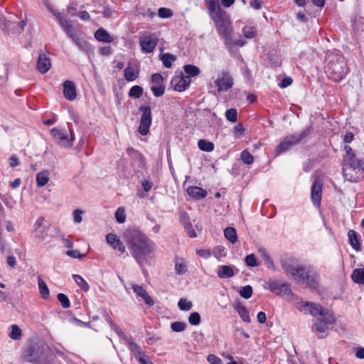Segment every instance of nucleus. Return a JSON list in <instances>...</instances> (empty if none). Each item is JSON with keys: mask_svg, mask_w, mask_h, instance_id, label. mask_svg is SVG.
Instances as JSON below:
<instances>
[{"mask_svg": "<svg viewBox=\"0 0 364 364\" xmlns=\"http://www.w3.org/2000/svg\"><path fill=\"white\" fill-rule=\"evenodd\" d=\"M127 247L140 266L147 263L156 250L155 242L138 229H127L124 232Z\"/></svg>", "mask_w": 364, "mask_h": 364, "instance_id": "1", "label": "nucleus"}, {"mask_svg": "<svg viewBox=\"0 0 364 364\" xmlns=\"http://www.w3.org/2000/svg\"><path fill=\"white\" fill-rule=\"evenodd\" d=\"M325 73L335 82L341 81L349 72L345 58L338 53H331L326 55Z\"/></svg>", "mask_w": 364, "mask_h": 364, "instance_id": "2", "label": "nucleus"}, {"mask_svg": "<svg viewBox=\"0 0 364 364\" xmlns=\"http://www.w3.org/2000/svg\"><path fill=\"white\" fill-rule=\"evenodd\" d=\"M364 160L358 158L343 159V176L346 181L358 182L363 178Z\"/></svg>", "mask_w": 364, "mask_h": 364, "instance_id": "3", "label": "nucleus"}, {"mask_svg": "<svg viewBox=\"0 0 364 364\" xmlns=\"http://www.w3.org/2000/svg\"><path fill=\"white\" fill-rule=\"evenodd\" d=\"M24 361L34 364H55L52 362L45 352V347L34 344L25 349L21 355Z\"/></svg>", "mask_w": 364, "mask_h": 364, "instance_id": "4", "label": "nucleus"}, {"mask_svg": "<svg viewBox=\"0 0 364 364\" xmlns=\"http://www.w3.org/2000/svg\"><path fill=\"white\" fill-rule=\"evenodd\" d=\"M210 16L214 22L218 33L223 38L225 43L229 45L232 40V31L227 22L225 12L220 11L219 13H214Z\"/></svg>", "mask_w": 364, "mask_h": 364, "instance_id": "5", "label": "nucleus"}, {"mask_svg": "<svg viewBox=\"0 0 364 364\" xmlns=\"http://www.w3.org/2000/svg\"><path fill=\"white\" fill-rule=\"evenodd\" d=\"M281 265L287 276H291L296 282L302 279L305 273V267L299 264L298 261L291 257H287L281 259Z\"/></svg>", "mask_w": 364, "mask_h": 364, "instance_id": "6", "label": "nucleus"}, {"mask_svg": "<svg viewBox=\"0 0 364 364\" xmlns=\"http://www.w3.org/2000/svg\"><path fill=\"white\" fill-rule=\"evenodd\" d=\"M310 133V128H306L300 133H294L293 134L287 135L277 146L275 151L277 154H280L290 150L293 146L301 142L304 139L308 136Z\"/></svg>", "mask_w": 364, "mask_h": 364, "instance_id": "7", "label": "nucleus"}, {"mask_svg": "<svg viewBox=\"0 0 364 364\" xmlns=\"http://www.w3.org/2000/svg\"><path fill=\"white\" fill-rule=\"evenodd\" d=\"M50 134L55 143L65 149L70 148L75 140V136L72 132H70V136H69L65 129L54 127L50 130Z\"/></svg>", "mask_w": 364, "mask_h": 364, "instance_id": "8", "label": "nucleus"}, {"mask_svg": "<svg viewBox=\"0 0 364 364\" xmlns=\"http://www.w3.org/2000/svg\"><path fill=\"white\" fill-rule=\"evenodd\" d=\"M269 289L274 294L286 298L287 299H291L294 296L291 285L287 282H281L278 280L269 281L267 283Z\"/></svg>", "mask_w": 364, "mask_h": 364, "instance_id": "9", "label": "nucleus"}, {"mask_svg": "<svg viewBox=\"0 0 364 364\" xmlns=\"http://www.w3.org/2000/svg\"><path fill=\"white\" fill-rule=\"evenodd\" d=\"M139 111L142 113L138 131L141 135L146 136L149 132L152 122L151 109L149 106L141 105L139 107Z\"/></svg>", "mask_w": 364, "mask_h": 364, "instance_id": "10", "label": "nucleus"}, {"mask_svg": "<svg viewBox=\"0 0 364 364\" xmlns=\"http://www.w3.org/2000/svg\"><path fill=\"white\" fill-rule=\"evenodd\" d=\"M159 43V37L156 33H146L140 37L139 45L143 52L152 53Z\"/></svg>", "mask_w": 364, "mask_h": 364, "instance_id": "11", "label": "nucleus"}, {"mask_svg": "<svg viewBox=\"0 0 364 364\" xmlns=\"http://www.w3.org/2000/svg\"><path fill=\"white\" fill-rule=\"evenodd\" d=\"M218 92L228 91L233 86V79L230 73L223 70L214 82Z\"/></svg>", "mask_w": 364, "mask_h": 364, "instance_id": "12", "label": "nucleus"}, {"mask_svg": "<svg viewBox=\"0 0 364 364\" xmlns=\"http://www.w3.org/2000/svg\"><path fill=\"white\" fill-rule=\"evenodd\" d=\"M296 283L301 285L305 284L311 289H316L319 284L318 275L309 269L305 268V273L303 274L302 279L297 280Z\"/></svg>", "mask_w": 364, "mask_h": 364, "instance_id": "13", "label": "nucleus"}, {"mask_svg": "<svg viewBox=\"0 0 364 364\" xmlns=\"http://www.w3.org/2000/svg\"><path fill=\"white\" fill-rule=\"evenodd\" d=\"M68 37L73 41L80 50L85 53L93 51L92 46L85 39L82 34L78 33L76 31Z\"/></svg>", "mask_w": 364, "mask_h": 364, "instance_id": "14", "label": "nucleus"}, {"mask_svg": "<svg viewBox=\"0 0 364 364\" xmlns=\"http://www.w3.org/2000/svg\"><path fill=\"white\" fill-rule=\"evenodd\" d=\"M297 307L300 311H303L306 314H310L314 316H318L319 314H321L322 306L314 302L301 301L300 303H298Z\"/></svg>", "mask_w": 364, "mask_h": 364, "instance_id": "15", "label": "nucleus"}, {"mask_svg": "<svg viewBox=\"0 0 364 364\" xmlns=\"http://www.w3.org/2000/svg\"><path fill=\"white\" fill-rule=\"evenodd\" d=\"M322 186L321 182L315 181L311 188V199L313 205L316 208H318L321 205Z\"/></svg>", "mask_w": 364, "mask_h": 364, "instance_id": "16", "label": "nucleus"}, {"mask_svg": "<svg viewBox=\"0 0 364 364\" xmlns=\"http://www.w3.org/2000/svg\"><path fill=\"white\" fill-rule=\"evenodd\" d=\"M132 289L136 294V298L138 299L143 300L149 306H152L154 304V300L149 295L146 290L143 288V287L137 284H133Z\"/></svg>", "mask_w": 364, "mask_h": 364, "instance_id": "17", "label": "nucleus"}, {"mask_svg": "<svg viewBox=\"0 0 364 364\" xmlns=\"http://www.w3.org/2000/svg\"><path fill=\"white\" fill-rule=\"evenodd\" d=\"M51 68L50 58L45 53H40L37 61V70L41 73H46Z\"/></svg>", "mask_w": 364, "mask_h": 364, "instance_id": "18", "label": "nucleus"}, {"mask_svg": "<svg viewBox=\"0 0 364 364\" xmlns=\"http://www.w3.org/2000/svg\"><path fill=\"white\" fill-rule=\"evenodd\" d=\"M63 95L70 101H73L76 98V87L73 82L66 80L63 82Z\"/></svg>", "mask_w": 364, "mask_h": 364, "instance_id": "19", "label": "nucleus"}, {"mask_svg": "<svg viewBox=\"0 0 364 364\" xmlns=\"http://www.w3.org/2000/svg\"><path fill=\"white\" fill-rule=\"evenodd\" d=\"M127 153L132 159L137 163L139 167H144L145 159L142 154L132 147L127 148Z\"/></svg>", "mask_w": 364, "mask_h": 364, "instance_id": "20", "label": "nucleus"}, {"mask_svg": "<svg viewBox=\"0 0 364 364\" xmlns=\"http://www.w3.org/2000/svg\"><path fill=\"white\" fill-rule=\"evenodd\" d=\"M187 193L189 196L200 200L206 197L207 192L203 188L198 186H190L187 188Z\"/></svg>", "mask_w": 364, "mask_h": 364, "instance_id": "21", "label": "nucleus"}, {"mask_svg": "<svg viewBox=\"0 0 364 364\" xmlns=\"http://www.w3.org/2000/svg\"><path fill=\"white\" fill-rule=\"evenodd\" d=\"M95 38L98 41L104 43H112L114 41V38L103 28H100L95 31Z\"/></svg>", "mask_w": 364, "mask_h": 364, "instance_id": "22", "label": "nucleus"}, {"mask_svg": "<svg viewBox=\"0 0 364 364\" xmlns=\"http://www.w3.org/2000/svg\"><path fill=\"white\" fill-rule=\"evenodd\" d=\"M55 16L58 20L60 25L63 28L64 31L66 33L68 36H69L73 32L75 31V30L73 28L70 22L60 13L56 14Z\"/></svg>", "mask_w": 364, "mask_h": 364, "instance_id": "23", "label": "nucleus"}, {"mask_svg": "<svg viewBox=\"0 0 364 364\" xmlns=\"http://www.w3.org/2000/svg\"><path fill=\"white\" fill-rule=\"evenodd\" d=\"M217 274L220 278L226 279L232 277L235 275V272L232 266L222 265L219 266Z\"/></svg>", "mask_w": 364, "mask_h": 364, "instance_id": "24", "label": "nucleus"}, {"mask_svg": "<svg viewBox=\"0 0 364 364\" xmlns=\"http://www.w3.org/2000/svg\"><path fill=\"white\" fill-rule=\"evenodd\" d=\"M127 344L129 349L134 355L136 359L140 358V356H146L145 353L141 350V347L134 341L132 338L127 339Z\"/></svg>", "mask_w": 364, "mask_h": 364, "instance_id": "25", "label": "nucleus"}, {"mask_svg": "<svg viewBox=\"0 0 364 364\" xmlns=\"http://www.w3.org/2000/svg\"><path fill=\"white\" fill-rule=\"evenodd\" d=\"M191 81V78H189L188 76H184L181 73V78L174 85V90L178 92H183L186 90L189 86Z\"/></svg>", "mask_w": 364, "mask_h": 364, "instance_id": "26", "label": "nucleus"}, {"mask_svg": "<svg viewBox=\"0 0 364 364\" xmlns=\"http://www.w3.org/2000/svg\"><path fill=\"white\" fill-rule=\"evenodd\" d=\"M124 72V79L127 82L134 81L139 77V70L134 68L132 66L128 65Z\"/></svg>", "mask_w": 364, "mask_h": 364, "instance_id": "27", "label": "nucleus"}, {"mask_svg": "<svg viewBox=\"0 0 364 364\" xmlns=\"http://www.w3.org/2000/svg\"><path fill=\"white\" fill-rule=\"evenodd\" d=\"M235 309L244 322L247 323L251 322L249 311L245 306L238 304L235 306Z\"/></svg>", "mask_w": 364, "mask_h": 364, "instance_id": "28", "label": "nucleus"}, {"mask_svg": "<svg viewBox=\"0 0 364 364\" xmlns=\"http://www.w3.org/2000/svg\"><path fill=\"white\" fill-rule=\"evenodd\" d=\"M49 171L44 170L36 175V185L38 187H43L47 184L49 181Z\"/></svg>", "mask_w": 364, "mask_h": 364, "instance_id": "29", "label": "nucleus"}, {"mask_svg": "<svg viewBox=\"0 0 364 364\" xmlns=\"http://www.w3.org/2000/svg\"><path fill=\"white\" fill-rule=\"evenodd\" d=\"M207 9L208 10V13L210 15L213 14L214 13H219V11H223L220 8L219 0H204Z\"/></svg>", "mask_w": 364, "mask_h": 364, "instance_id": "30", "label": "nucleus"}, {"mask_svg": "<svg viewBox=\"0 0 364 364\" xmlns=\"http://www.w3.org/2000/svg\"><path fill=\"white\" fill-rule=\"evenodd\" d=\"M348 236L352 247L356 251L360 250L361 247L356 232L350 230L348 231Z\"/></svg>", "mask_w": 364, "mask_h": 364, "instance_id": "31", "label": "nucleus"}, {"mask_svg": "<svg viewBox=\"0 0 364 364\" xmlns=\"http://www.w3.org/2000/svg\"><path fill=\"white\" fill-rule=\"evenodd\" d=\"M38 284L41 297L44 299H47L50 296V291L46 283L41 279V277H38Z\"/></svg>", "mask_w": 364, "mask_h": 364, "instance_id": "32", "label": "nucleus"}, {"mask_svg": "<svg viewBox=\"0 0 364 364\" xmlns=\"http://www.w3.org/2000/svg\"><path fill=\"white\" fill-rule=\"evenodd\" d=\"M225 237L232 244H235L237 240V235L235 228L228 227L224 230Z\"/></svg>", "mask_w": 364, "mask_h": 364, "instance_id": "33", "label": "nucleus"}, {"mask_svg": "<svg viewBox=\"0 0 364 364\" xmlns=\"http://www.w3.org/2000/svg\"><path fill=\"white\" fill-rule=\"evenodd\" d=\"M351 278L357 284H364V269L360 268L355 269L351 274Z\"/></svg>", "mask_w": 364, "mask_h": 364, "instance_id": "34", "label": "nucleus"}, {"mask_svg": "<svg viewBox=\"0 0 364 364\" xmlns=\"http://www.w3.org/2000/svg\"><path fill=\"white\" fill-rule=\"evenodd\" d=\"M320 317L318 318L323 322H325L326 324H332L335 322V318L333 314L328 311L324 310L323 308L321 309V314L318 315Z\"/></svg>", "mask_w": 364, "mask_h": 364, "instance_id": "35", "label": "nucleus"}, {"mask_svg": "<svg viewBox=\"0 0 364 364\" xmlns=\"http://www.w3.org/2000/svg\"><path fill=\"white\" fill-rule=\"evenodd\" d=\"M183 70L186 74V76H188L189 78L191 77H196L200 74V69L193 65H186L183 66Z\"/></svg>", "mask_w": 364, "mask_h": 364, "instance_id": "36", "label": "nucleus"}, {"mask_svg": "<svg viewBox=\"0 0 364 364\" xmlns=\"http://www.w3.org/2000/svg\"><path fill=\"white\" fill-rule=\"evenodd\" d=\"M73 278L81 289H82L84 291H89L90 286L88 283L80 275L73 274Z\"/></svg>", "mask_w": 364, "mask_h": 364, "instance_id": "37", "label": "nucleus"}, {"mask_svg": "<svg viewBox=\"0 0 364 364\" xmlns=\"http://www.w3.org/2000/svg\"><path fill=\"white\" fill-rule=\"evenodd\" d=\"M259 252L261 253L262 256L263 257L267 267L269 269H275L274 262L269 255V254L267 252V251L262 248L259 250Z\"/></svg>", "mask_w": 364, "mask_h": 364, "instance_id": "38", "label": "nucleus"}, {"mask_svg": "<svg viewBox=\"0 0 364 364\" xmlns=\"http://www.w3.org/2000/svg\"><path fill=\"white\" fill-rule=\"evenodd\" d=\"M242 35L247 39L253 38L257 35V29L255 26H245L242 29Z\"/></svg>", "mask_w": 364, "mask_h": 364, "instance_id": "39", "label": "nucleus"}, {"mask_svg": "<svg viewBox=\"0 0 364 364\" xmlns=\"http://www.w3.org/2000/svg\"><path fill=\"white\" fill-rule=\"evenodd\" d=\"M198 146L203 151L210 152L214 149V144L205 139H200L198 142Z\"/></svg>", "mask_w": 364, "mask_h": 364, "instance_id": "40", "label": "nucleus"}, {"mask_svg": "<svg viewBox=\"0 0 364 364\" xmlns=\"http://www.w3.org/2000/svg\"><path fill=\"white\" fill-rule=\"evenodd\" d=\"M328 328V324L318 318L313 326L314 331L321 334H324Z\"/></svg>", "mask_w": 364, "mask_h": 364, "instance_id": "41", "label": "nucleus"}, {"mask_svg": "<svg viewBox=\"0 0 364 364\" xmlns=\"http://www.w3.org/2000/svg\"><path fill=\"white\" fill-rule=\"evenodd\" d=\"M161 60L164 67L168 68L171 67L172 63L176 60V57L168 53H164L161 56Z\"/></svg>", "mask_w": 364, "mask_h": 364, "instance_id": "42", "label": "nucleus"}, {"mask_svg": "<svg viewBox=\"0 0 364 364\" xmlns=\"http://www.w3.org/2000/svg\"><path fill=\"white\" fill-rule=\"evenodd\" d=\"M129 96L136 99L140 98L143 95V88L139 85L132 86L129 91Z\"/></svg>", "mask_w": 364, "mask_h": 364, "instance_id": "43", "label": "nucleus"}, {"mask_svg": "<svg viewBox=\"0 0 364 364\" xmlns=\"http://www.w3.org/2000/svg\"><path fill=\"white\" fill-rule=\"evenodd\" d=\"M11 331L9 333V337L13 340H18L21 337L22 331L16 324H13L11 326Z\"/></svg>", "mask_w": 364, "mask_h": 364, "instance_id": "44", "label": "nucleus"}, {"mask_svg": "<svg viewBox=\"0 0 364 364\" xmlns=\"http://www.w3.org/2000/svg\"><path fill=\"white\" fill-rule=\"evenodd\" d=\"M102 316L105 320L109 323V326L113 330H114L118 334L122 333V331L119 329V326L115 324L107 311H105L102 314Z\"/></svg>", "mask_w": 364, "mask_h": 364, "instance_id": "45", "label": "nucleus"}, {"mask_svg": "<svg viewBox=\"0 0 364 364\" xmlns=\"http://www.w3.org/2000/svg\"><path fill=\"white\" fill-rule=\"evenodd\" d=\"M240 159L247 165H250L254 161V156L246 149L241 152Z\"/></svg>", "mask_w": 364, "mask_h": 364, "instance_id": "46", "label": "nucleus"}, {"mask_svg": "<svg viewBox=\"0 0 364 364\" xmlns=\"http://www.w3.org/2000/svg\"><path fill=\"white\" fill-rule=\"evenodd\" d=\"M239 294L242 298L248 299L252 295V287L250 285H246L240 289Z\"/></svg>", "mask_w": 364, "mask_h": 364, "instance_id": "47", "label": "nucleus"}, {"mask_svg": "<svg viewBox=\"0 0 364 364\" xmlns=\"http://www.w3.org/2000/svg\"><path fill=\"white\" fill-rule=\"evenodd\" d=\"M178 306L181 311H189L191 309L193 304L192 302L188 301L186 299H180L178 303Z\"/></svg>", "mask_w": 364, "mask_h": 364, "instance_id": "48", "label": "nucleus"}, {"mask_svg": "<svg viewBox=\"0 0 364 364\" xmlns=\"http://www.w3.org/2000/svg\"><path fill=\"white\" fill-rule=\"evenodd\" d=\"M179 219L181 223L183 225L186 229H189L191 227L190 218L187 213L182 211L179 214Z\"/></svg>", "mask_w": 364, "mask_h": 364, "instance_id": "49", "label": "nucleus"}, {"mask_svg": "<svg viewBox=\"0 0 364 364\" xmlns=\"http://www.w3.org/2000/svg\"><path fill=\"white\" fill-rule=\"evenodd\" d=\"M57 299L63 309H68L70 306V299L65 294L59 293L57 295Z\"/></svg>", "mask_w": 364, "mask_h": 364, "instance_id": "50", "label": "nucleus"}, {"mask_svg": "<svg viewBox=\"0 0 364 364\" xmlns=\"http://www.w3.org/2000/svg\"><path fill=\"white\" fill-rule=\"evenodd\" d=\"M115 218L117 223H124L126 220V215L124 208L122 207H119L117 209L115 212Z\"/></svg>", "mask_w": 364, "mask_h": 364, "instance_id": "51", "label": "nucleus"}, {"mask_svg": "<svg viewBox=\"0 0 364 364\" xmlns=\"http://www.w3.org/2000/svg\"><path fill=\"white\" fill-rule=\"evenodd\" d=\"M225 117L226 119L232 122L235 123L237 121V112L235 109H229L225 112Z\"/></svg>", "mask_w": 364, "mask_h": 364, "instance_id": "52", "label": "nucleus"}, {"mask_svg": "<svg viewBox=\"0 0 364 364\" xmlns=\"http://www.w3.org/2000/svg\"><path fill=\"white\" fill-rule=\"evenodd\" d=\"M151 90L155 97H161L164 94V92H165V85H158V86L152 85L151 87Z\"/></svg>", "mask_w": 364, "mask_h": 364, "instance_id": "53", "label": "nucleus"}, {"mask_svg": "<svg viewBox=\"0 0 364 364\" xmlns=\"http://www.w3.org/2000/svg\"><path fill=\"white\" fill-rule=\"evenodd\" d=\"M186 324L181 321H175L171 323V330L174 332H182L186 329Z\"/></svg>", "mask_w": 364, "mask_h": 364, "instance_id": "54", "label": "nucleus"}, {"mask_svg": "<svg viewBox=\"0 0 364 364\" xmlns=\"http://www.w3.org/2000/svg\"><path fill=\"white\" fill-rule=\"evenodd\" d=\"M175 269L178 274H183L187 272L186 264L183 261L176 262L175 264Z\"/></svg>", "mask_w": 364, "mask_h": 364, "instance_id": "55", "label": "nucleus"}, {"mask_svg": "<svg viewBox=\"0 0 364 364\" xmlns=\"http://www.w3.org/2000/svg\"><path fill=\"white\" fill-rule=\"evenodd\" d=\"M188 322L193 326L199 325L200 323V316L198 312H193L188 317Z\"/></svg>", "mask_w": 364, "mask_h": 364, "instance_id": "56", "label": "nucleus"}, {"mask_svg": "<svg viewBox=\"0 0 364 364\" xmlns=\"http://www.w3.org/2000/svg\"><path fill=\"white\" fill-rule=\"evenodd\" d=\"M213 254L217 259L224 257L226 256L225 249L222 246H217L213 249Z\"/></svg>", "mask_w": 364, "mask_h": 364, "instance_id": "57", "label": "nucleus"}, {"mask_svg": "<svg viewBox=\"0 0 364 364\" xmlns=\"http://www.w3.org/2000/svg\"><path fill=\"white\" fill-rule=\"evenodd\" d=\"M245 263L247 266L255 267L258 265L256 257L254 254L248 255L245 258Z\"/></svg>", "mask_w": 364, "mask_h": 364, "instance_id": "58", "label": "nucleus"}, {"mask_svg": "<svg viewBox=\"0 0 364 364\" xmlns=\"http://www.w3.org/2000/svg\"><path fill=\"white\" fill-rule=\"evenodd\" d=\"M151 82L154 84L153 85H161L164 84V78L160 73H154L151 76Z\"/></svg>", "mask_w": 364, "mask_h": 364, "instance_id": "59", "label": "nucleus"}, {"mask_svg": "<svg viewBox=\"0 0 364 364\" xmlns=\"http://www.w3.org/2000/svg\"><path fill=\"white\" fill-rule=\"evenodd\" d=\"M158 14L161 18H169L173 16V12L170 9L160 8Z\"/></svg>", "mask_w": 364, "mask_h": 364, "instance_id": "60", "label": "nucleus"}, {"mask_svg": "<svg viewBox=\"0 0 364 364\" xmlns=\"http://www.w3.org/2000/svg\"><path fill=\"white\" fill-rule=\"evenodd\" d=\"M343 149L346 152V155L343 156V159H353L357 158L352 148L349 145L346 144Z\"/></svg>", "mask_w": 364, "mask_h": 364, "instance_id": "61", "label": "nucleus"}, {"mask_svg": "<svg viewBox=\"0 0 364 364\" xmlns=\"http://www.w3.org/2000/svg\"><path fill=\"white\" fill-rule=\"evenodd\" d=\"M68 256L75 258L81 259L85 256V254H81L77 250H69L65 253Z\"/></svg>", "mask_w": 364, "mask_h": 364, "instance_id": "62", "label": "nucleus"}, {"mask_svg": "<svg viewBox=\"0 0 364 364\" xmlns=\"http://www.w3.org/2000/svg\"><path fill=\"white\" fill-rule=\"evenodd\" d=\"M196 254L198 256H199L203 259H208L212 255L211 251L209 249L197 250Z\"/></svg>", "mask_w": 364, "mask_h": 364, "instance_id": "63", "label": "nucleus"}, {"mask_svg": "<svg viewBox=\"0 0 364 364\" xmlns=\"http://www.w3.org/2000/svg\"><path fill=\"white\" fill-rule=\"evenodd\" d=\"M112 247L114 250H117L121 254L125 252V247L123 242L119 239H118V240H117L115 243L113 245H112Z\"/></svg>", "mask_w": 364, "mask_h": 364, "instance_id": "64", "label": "nucleus"}]
</instances>
